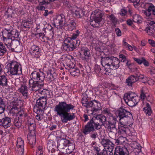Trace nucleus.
Returning a JSON list of instances; mask_svg holds the SVG:
<instances>
[{"label": "nucleus", "instance_id": "nucleus-1", "mask_svg": "<svg viewBox=\"0 0 155 155\" xmlns=\"http://www.w3.org/2000/svg\"><path fill=\"white\" fill-rule=\"evenodd\" d=\"M75 106L71 104H68L65 101L59 102L55 106L54 111L60 117L61 120L63 123H67L75 118L74 113L69 112L71 110H73Z\"/></svg>", "mask_w": 155, "mask_h": 155}, {"label": "nucleus", "instance_id": "nucleus-2", "mask_svg": "<svg viewBox=\"0 0 155 155\" xmlns=\"http://www.w3.org/2000/svg\"><path fill=\"white\" fill-rule=\"evenodd\" d=\"M106 116L102 114L93 117L85 126L82 132L84 134L87 135L95 130L100 129L104 125L106 121Z\"/></svg>", "mask_w": 155, "mask_h": 155}, {"label": "nucleus", "instance_id": "nucleus-3", "mask_svg": "<svg viewBox=\"0 0 155 155\" xmlns=\"http://www.w3.org/2000/svg\"><path fill=\"white\" fill-rule=\"evenodd\" d=\"M45 77V74L42 72H32L28 82L29 87L31 88V91L36 92L42 88L44 85Z\"/></svg>", "mask_w": 155, "mask_h": 155}, {"label": "nucleus", "instance_id": "nucleus-4", "mask_svg": "<svg viewBox=\"0 0 155 155\" xmlns=\"http://www.w3.org/2000/svg\"><path fill=\"white\" fill-rule=\"evenodd\" d=\"M102 113L106 116V120H107L108 124H106L107 129L110 133H113L115 135L117 131V129L116 127L117 120V118L113 116L110 110L107 109L103 110Z\"/></svg>", "mask_w": 155, "mask_h": 155}, {"label": "nucleus", "instance_id": "nucleus-5", "mask_svg": "<svg viewBox=\"0 0 155 155\" xmlns=\"http://www.w3.org/2000/svg\"><path fill=\"white\" fill-rule=\"evenodd\" d=\"M6 68L8 72L10 74L16 75L22 73V68L19 63L16 61H12L8 63L7 65Z\"/></svg>", "mask_w": 155, "mask_h": 155}, {"label": "nucleus", "instance_id": "nucleus-6", "mask_svg": "<svg viewBox=\"0 0 155 155\" xmlns=\"http://www.w3.org/2000/svg\"><path fill=\"white\" fill-rule=\"evenodd\" d=\"M82 105L87 108H91V110H87V112L89 114H93L94 113L96 112L101 108L100 103L94 100L92 101H84Z\"/></svg>", "mask_w": 155, "mask_h": 155}, {"label": "nucleus", "instance_id": "nucleus-7", "mask_svg": "<svg viewBox=\"0 0 155 155\" xmlns=\"http://www.w3.org/2000/svg\"><path fill=\"white\" fill-rule=\"evenodd\" d=\"M124 100L128 106L133 107L137 104L139 101V98L135 94L132 92H129L125 95Z\"/></svg>", "mask_w": 155, "mask_h": 155}, {"label": "nucleus", "instance_id": "nucleus-8", "mask_svg": "<svg viewBox=\"0 0 155 155\" xmlns=\"http://www.w3.org/2000/svg\"><path fill=\"white\" fill-rule=\"evenodd\" d=\"M79 45V43H78L77 41H72L69 38H67L64 40L61 49L62 50L67 51H72Z\"/></svg>", "mask_w": 155, "mask_h": 155}, {"label": "nucleus", "instance_id": "nucleus-9", "mask_svg": "<svg viewBox=\"0 0 155 155\" xmlns=\"http://www.w3.org/2000/svg\"><path fill=\"white\" fill-rule=\"evenodd\" d=\"M94 14V16L93 18V20H90V24L94 27H98L100 25V24L102 20L103 14L98 10L95 11Z\"/></svg>", "mask_w": 155, "mask_h": 155}, {"label": "nucleus", "instance_id": "nucleus-10", "mask_svg": "<svg viewBox=\"0 0 155 155\" xmlns=\"http://www.w3.org/2000/svg\"><path fill=\"white\" fill-rule=\"evenodd\" d=\"M47 99L46 97H40L36 101L35 105L34 107V110L36 112L41 111L43 113L44 111L45 105L47 103Z\"/></svg>", "mask_w": 155, "mask_h": 155}, {"label": "nucleus", "instance_id": "nucleus-11", "mask_svg": "<svg viewBox=\"0 0 155 155\" xmlns=\"http://www.w3.org/2000/svg\"><path fill=\"white\" fill-rule=\"evenodd\" d=\"M65 16L63 14L57 15L54 21V25L57 28H64L66 24Z\"/></svg>", "mask_w": 155, "mask_h": 155}, {"label": "nucleus", "instance_id": "nucleus-12", "mask_svg": "<svg viewBox=\"0 0 155 155\" xmlns=\"http://www.w3.org/2000/svg\"><path fill=\"white\" fill-rule=\"evenodd\" d=\"M11 125V118L6 117L4 114L0 115V126L7 128L10 127Z\"/></svg>", "mask_w": 155, "mask_h": 155}, {"label": "nucleus", "instance_id": "nucleus-13", "mask_svg": "<svg viewBox=\"0 0 155 155\" xmlns=\"http://www.w3.org/2000/svg\"><path fill=\"white\" fill-rule=\"evenodd\" d=\"M133 118L131 113L126 116L119 119L120 123V124L126 126H130L132 124L133 122Z\"/></svg>", "mask_w": 155, "mask_h": 155}, {"label": "nucleus", "instance_id": "nucleus-14", "mask_svg": "<svg viewBox=\"0 0 155 155\" xmlns=\"http://www.w3.org/2000/svg\"><path fill=\"white\" fill-rule=\"evenodd\" d=\"M129 152L127 149L125 147H116L114 155H128Z\"/></svg>", "mask_w": 155, "mask_h": 155}, {"label": "nucleus", "instance_id": "nucleus-15", "mask_svg": "<svg viewBox=\"0 0 155 155\" xmlns=\"http://www.w3.org/2000/svg\"><path fill=\"white\" fill-rule=\"evenodd\" d=\"M10 48L12 51L20 52L21 50V46L18 40H13V42Z\"/></svg>", "mask_w": 155, "mask_h": 155}, {"label": "nucleus", "instance_id": "nucleus-16", "mask_svg": "<svg viewBox=\"0 0 155 155\" xmlns=\"http://www.w3.org/2000/svg\"><path fill=\"white\" fill-rule=\"evenodd\" d=\"M93 92L91 90H87L82 95V104L84 103V101H88L90 100L93 96Z\"/></svg>", "mask_w": 155, "mask_h": 155}, {"label": "nucleus", "instance_id": "nucleus-17", "mask_svg": "<svg viewBox=\"0 0 155 155\" xmlns=\"http://www.w3.org/2000/svg\"><path fill=\"white\" fill-rule=\"evenodd\" d=\"M125 125H120L118 126V134L122 136H126L128 134L129 130L128 127H125Z\"/></svg>", "mask_w": 155, "mask_h": 155}, {"label": "nucleus", "instance_id": "nucleus-18", "mask_svg": "<svg viewBox=\"0 0 155 155\" xmlns=\"http://www.w3.org/2000/svg\"><path fill=\"white\" fill-rule=\"evenodd\" d=\"M155 22L150 21L145 29V31L149 35H152L155 32Z\"/></svg>", "mask_w": 155, "mask_h": 155}, {"label": "nucleus", "instance_id": "nucleus-19", "mask_svg": "<svg viewBox=\"0 0 155 155\" xmlns=\"http://www.w3.org/2000/svg\"><path fill=\"white\" fill-rule=\"evenodd\" d=\"M31 53L33 58H38L40 55L39 48L38 46L33 45L31 47Z\"/></svg>", "mask_w": 155, "mask_h": 155}, {"label": "nucleus", "instance_id": "nucleus-20", "mask_svg": "<svg viewBox=\"0 0 155 155\" xmlns=\"http://www.w3.org/2000/svg\"><path fill=\"white\" fill-rule=\"evenodd\" d=\"M9 79H8L7 76L4 75L0 76V86L4 87H10V83Z\"/></svg>", "mask_w": 155, "mask_h": 155}, {"label": "nucleus", "instance_id": "nucleus-21", "mask_svg": "<svg viewBox=\"0 0 155 155\" xmlns=\"http://www.w3.org/2000/svg\"><path fill=\"white\" fill-rule=\"evenodd\" d=\"M113 57H108L102 58L101 61V64L103 67L107 66L108 68L111 69V63Z\"/></svg>", "mask_w": 155, "mask_h": 155}, {"label": "nucleus", "instance_id": "nucleus-22", "mask_svg": "<svg viewBox=\"0 0 155 155\" xmlns=\"http://www.w3.org/2000/svg\"><path fill=\"white\" fill-rule=\"evenodd\" d=\"M27 139L28 141V143L32 147L36 143V135L35 133L33 131L32 133H29L27 136Z\"/></svg>", "mask_w": 155, "mask_h": 155}, {"label": "nucleus", "instance_id": "nucleus-23", "mask_svg": "<svg viewBox=\"0 0 155 155\" xmlns=\"http://www.w3.org/2000/svg\"><path fill=\"white\" fill-rule=\"evenodd\" d=\"M76 23L73 20H70L67 22L64 27L66 30L72 31L75 28Z\"/></svg>", "mask_w": 155, "mask_h": 155}, {"label": "nucleus", "instance_id": "nucleus-24", "mask_svg": "<svg viewBox=\"0 0 155 155\" xmlns=\"http://www.w3.org/2000/svg\"><path fill=\"white\" fill-rule=\"evenodd\" d=\"M118 112V116L120 118L119 119H121L131 113L130 112L127 111L123 107L120 108Z\"/></svg>", "mask_w": 155, "mask_h": 155}, {"label": "nucleus", "instance_id": "nucleus-25", "mask_svg": "<svg viewBox=\"0 0 155 155\" xmlns=\"http://www.w3.org/2000/svg\"><path fill=\"white\" fill-rule=\"evenodd\" d=\"M19 92L22 95L25 99L27 98L28 97V87L25 84L22 85L18 89Z\"/></svg>", "mask_w": 155, "mask_h": 155}, {"label": "nucleus", "instance_id": "nucleus-26", "mask_svg": "<svg viewBox=\"0 0 155 155\" xmlns=\"http://www.w3.org/2000/svg\"><path fill=\"white\" fill-rule=\"evenodd\" d=\"M130 146L134 149V151L136 152L137 153L141 151V147L140 144L136 141H134L130 144Z\"/></svg>", "mask_w": 155, "mask_h": 155}, {"label": "nucleus", "instance_id": "nucleus-27", "mask_svg": "<svg viewBox=\"0 0 155 155\" xmlns=\"http://www.w3.org/2000/svg\"><path fill=\"white\" fill-rule=\"evenodd\" d=\"M120 60L117 58L113 57L111 63V68L114 69H116L119 67Z\"/></svg>", "mask_w": 155, "mask_h": 155}, {"label": "nucleus", "instance_id": "nucleus-28", "mask_svg": "<svg viewBox=\"0 0 155 155\" xmlns=\"http://www.w3.org/2000/svg\"><path fill=\"white\" fill-rule=\"evenodd\" d=\"M138 80V78L137 76L131 75L126 80V82L129 86H132L133 83L135 82Z\"/></svg>", "mask_w": 155, "mask_h": 155}, {"label": "nucleus", "instance_id": "nucleus-29", "mask_svg": "<svg viewBox=\"0 0 155 155\" xmlns=\"http://www.w3.org/2000/svg\"><path fill=\"white\" fill-rule=\"evenodd\" d=\"M31 21L28 20H24L22 22L21 28L24 31H26L30 28Z\"/></svg>", "mask_w": 155, "mask_h": 155}, {"label": "nucleus", "instance_id": "nucleus-30", "mask_svg": "<svg viewBox=\"0 0 155 155\" xmlns=\"http://www.w3.org/2000/svg\"><path fill=\"white\" fill-rule=\"evenodd\" d=\"M84 54V58L86 61H88L91 57V54L90 50L86 48L82 50Z\"/></svg>", "mask_w": 155, "mask_h": 155}, {"label": "nucleus", "instance_id": "nucleus-31", "mask_svg": "<svg viewBox=\"0 0 155 155\" xmlns=\"http://www.w3.org/2000/svg\"><path fill=\"white\" fill-rule=\"evenodd\" d=\"M3 39L4 43L10 49L13 41L12 39V37L3 38Z\"/></svg>", "mask_w": 155, "mask_h": 155}, {"label": "nucleus", "instance_id": "nucleus-32", "mask_svg": "<svg viewBox=\"0 0 155 155\" xmlns=\"http://www.w3.org/2000/svg\"><path fill=\"white\" fill-rule=\"evenodd\" d=\"M84 11L82 9L80 8H77L75 10L74 14L76 17L79 18L84 15Z\"/></svg>", "mask_w": 155, "mask_h": 155}, {"label": "nucleus", "instance_id": "nucleus-33", "mask_svg": "<svg viewBox=\"0 0 155 155\" xmlns=\"http://www.w3.org/2000/svg\"><path fill=\"white\" fill-rule=\"evenodd\" d=\"M143 110L147 115L150 116L152 113L150 106L148 103H147L146 107L143 108Z\"/></svg>", "mask_w": 155, "mask_h": 155}, {"label": "nucleus", "instance_id": "nucleus-34", "mask_svg": "<svg viewBox=\"0 0 155 155\" xmlns=\"http://www.w3.org/2000/svg\"><path fill=\"white\" fill-rule=\"evenodd\" d=\"M101 143L102 145L104 146V147L107 146V145H114L113 143L109 139L107 138H104L102 139Z\"/></svg>", "mask_w": 155, "mask_h": 155}, {"label": "nucleus", "instance_id": "nucleus-35", "mask_svg": "<svg viewBox=\"0 0 155 155\" xmlns=\"http://www.w3.org/2000/svg\"><path fill=\"white\" fill-rule=\"evenodd\" d=\"M69 73L72 76H78L80 74V71L78 69L73 68L70 69Z\"/></svg>", "mask_w": 155, "mask_h": 155}, {"label": "nucleus", "instance_id": "nucleus-36", "mask_svg": "<svg viewBox=\"0 0 155 155\" xmlns=\"http://www.w3.org/2000/svg\"><path fill=\"white\" fill-rule=\"evenodd\" d=\"M3 38L12 37L14 32L3 30L2 32Z\"/></svg>", "mask_w": 155, "mask_h": 155}, {"label": "nucleus", "instance_id": "nucleus-37", "mask_svg": "<svg viewBox=\"0 0 155 155\" xmlns=\"http://www.w3.org/2000/svg\"><path fill=\"white\" fill-rule=\"evenodd\" d=\"M107 18L114 25L117 24L118 22L117 18L113 14H111L107 16Z\"/></svg>", "mask_w": 155, "mask_h": 155}, {"label": "nucleus", "instance_id": "nucleus-38", "mask_svg": "<svg viewBox=\"0 0 155 155\" xmlns=\"http://www.w3.org/2000/svg\"><path fill=\"white\" fill-rule=\"evenodd\" d=\"M7 52V49L5 45L2 42H0V56L4 55Z\"/></svg>", "mask_w": 155, "mask_h": 155}, {"label": "nucleus", "instance_id": "nucleus-39", "mask_svg": "<svg viewBox=\"0 0 155 155\" xmlns=\"http://www.w3.org/2000/svg\"><path fill=\"white\" fill-rule=\"evenodd\" d=\"M59 142L66 147L71 143L69 140L64 138H62L61 137H60V140H59Z\"/></svg>", "mask_w": 155, "mask_h": 155}, {"label": "nucleus", "instance_id": "nucleus-40", "mask_svg": "<svg viewBox=\"0 0 155 155\" xmlns=\"http://www.w3.org/2000/svg\"><path fill=\"white\" fill-rule=\"evenodd\" d=\"M114 145H110L109 146L107 147V150H105V151L107 155H113V153L112 152L113 149L114 147Z\"/></svg>", "mask_w": 155, "mask_h": 155}, {"label": "nucleus", "instance_id": "nucleus-41", "mask_svg": "<svg viewBox=\"0 0 155 155\" xmlns=\"http://www.w3.org/2000/svg\"><path fill=\"white\" fill-rule=\"evenodd\" d=\"M75 148L74 145L70 143L68 145V147L67 149H66V153H71L73 151Z\"/></svg>", "mask_w": 155, "mask_h": 155}, {"label": "nucleus", "instance_id": "nucleus-42", "mask_svg": "<svg viewBox=\"0 0 155 155\" xmlns=\"http://www.w3.org/2000/svg\"><path fill=\"white\" fill-rule=\"evenodd\" d=\"M51 70H49L47 72V78L48 80L50 81H54L55 78V77L52 73L51 72Z\"/></svg>", "mask_w": 155, "mask_h": 155}, {"label": "nucleus", "instance_id": "nucleus-43", "mask_svg": "<svg viewBox=\"0 0 155 155\" xmlns=\"http://www.w3.org/2000/svg\"><path fill=\"white\" fill-rule=\"evenodd\" d=\"M133 21L135 22L138 23H140L141 22V17L138 15H135L133 16Z\"/></svg>", "mask_w": 155, "mask_h": 155}, {"label": "nucleus", "instance_id": "nucleus-44", "mask_svg": "<svg viewBox=\"0 0 155 155\" xmlns=\"http://www.w3.org/2000/svg\"><path fill=\"white\" fill-rule=\"evenodd\" d=\"M16 147H24V143L21 137L18 138Z\"/></svg>", "mask_w": 155, "mask_h": 155}, {"label": "nucleus", "instance_id": "nucleus-45", "mask_svg": "<svg viewBox=\"0 0 155 155\" xmlns=\"http://www.w3.org/2000/svg\"><path fill=\"white\" fill-rule=\"evenodd\" d=\"M80 31L78 30H77L76 31L75 33L73 34L71 37H68V38H69L71 39L72 41H77L75 39L79 36L80 34Z\"/></svg>", "mask_w": 155, "mask_h": 155}, {"label": "nucleus", "instance_id": "nucleus-46", "mask_svg": "<svg viewBox=\"0 0 155 155\" xmlns=\"http://www.w3.org/2000/svg\"><path fill=\"white\" fill-rule=\"evenodd\" d=\"M24 148L23 147H16L15 150L18 155H23L24 152Z\"/></svg>", "mask_w": 155, "mask_h": 155}, {"label": "nucleus", "instance_id": "nucleus-47", "mask_svg": "<svg viewBox=\"0 0 155 155\" xmlns=\"http://www.w3.org/2000/svg\"><path fill=\"white\" fill-rule=\"evenodd\" d=\"M66 146L63 145L62 144L59 142V144L58 145V148L59 151L62 153H64L65 152V147Z\"/></svg>", "mask_w": 155, "mask_h": 155}, {"label": "nucleus", "instance_id": "nucleus-48", "mask_svg": "<svg viewBox=\"0 0 155 155\" xmlns=\"http://www.w3.org/2000/svg\"><path fill=\"white\" fill-rule=\"evenodd\" d=\"M14 124L15 126L19 128L21 125V122L19 121V117H16L14 120Z\"/></svg>", "mask_w": 155, "mask_h": 155}, {"label": "nucleus", "instance_id": "nucleus-49", "mask_svg": "<svg viewBox=\"0 0 155 155\" xmlns=\"http://www.w3.org/2000/svg\"><path fill=\"white\" fill-rule=\"evenodd\" d=\"M149 10L151 11L153 15H155V6L152 3L148 4Z\"/></svg>", "mask_w": 155, "mask_h": 155}, {"label": "nucleus", "instance_id": "nucleus-50", "mask_svg": "<svg viewBox=\"0 0 155 155\" xmlns=\"http://www.w3.org/2000/svg\"><path fill=\"white\" fill-rule=\"evenodd\" d=\"M36 155H43V147L41 146H39L36 150Z\"/></svg>", "mask_w": 155, "mask_h": 155}, {"label": "nucleus", "instance_id": "nucleus-51", "mask_svg": "<svg viewBox=\"0 0 155 155\" xmlns=\"http://www.w3.org/2000/svg\"><path fill=\"white\" fill-rule=\"evenodd\" d=\"M28 129L30 131V133H32V132L34 131V133H35V130L36 128L35 124H34V125H33L32 124L28 125Z\"/></svg>", "mask_w": 155, "mask_h": 155}, {"label": "nucleus", "instance_id": "nucleus-52", "mask_svg": "<svg viewBox=\"0 0 155 155\" xmlns=\"http://www.w3.org/2000/svg\"><path fill=\"white\" fill-rule=\"evenodd\" d=\"M27 124L28 125L31 124L34 125L35 120L33 117H28L27 118Z\"/></svg>", "mask_w": 155, "mask_h": 155}, {"label": "nucleus", "instance_id": "nucleus-53", "mask_svg": "<svg viewBox=\"0 0 155 155\" xmlns=\"http://www.w3.org/2000/svg\"><path fill=\"white\" fill-rule=\"evenodd\" d=\"M138 80L143 83H145L147 81V78L143 75H140L137 77Z\"/></svg>", "mask_w": 155, "mask_h": 155}, {"label": "nucleus", "instance_id": "nucleus-54", "mask_svg": "<svg viewBox=\"0 0 155 155\" xmlns=\"http://www.w3.org/2000/svg\"><path fill=\"white\" fill-rule=\"evenodd\" d=\"M47 147L49 151H51V152L54 151V147L55 146L53 144L51 143H48L47 144Z\"/></svg>", "mask_w": 155, "mask_h": 155}, {"label": "nucleus", "instance_id": "nucleus-55", "mask_svg": "<svg viewBox=\"0 0 155 155\" xmlns=\"http://www.w3.org/2000/svg\"><path fill=\"white\" fill-rule=\"evenodd\" d=\"M37 115L36 116V119L38 121H41L43 119L42 115V114H41V111H37L36 112Z\"/></svg>", "mask_w": 155, "mask_h": 155}, {"label": "nucleus", "instance_id": "nucleus-56", "mask_svg": "<svg viewBox=\"0 0 155 155\" xmlns=\"http://www.w3.org/2000/svg\"><path fill=\"white\" fill-rule=\"evenodd\" d=\"M4 30L14 33V31H13V28L11 25H6Z\"/></svg>", "mask_w": 155, "mask_h": 155}, {"label": "nucleus", "instance_id": "nucleus-57", "mask_svg": "<svg viewBox=\"0 0 155 155\" xmlns=\"http://www.w3.org/2000/svg\"><path fill=\"white\" fill-rule=\"evenodd\" d=\"M5 109V103H3L0 105V115L4 113Z\"/></svg>", "mask_w": 155, "mask_h": 155}, {"label": "nucleus", "instance_id": "nucleus-58", "mask_svg": "<svg viewBox=\"0 0 155 155\" xmlns=\"http://www.w3.org/2000/svg\"><path fill=\"white\" fill-rule=\"evenodd\" d=\"M120 61L122 62H124L126 60V56L124 54H120L119 55Z\"/></svg>", "mask_w": 155, "mask_h": 155}, {"label": "nucleus", "instance_id": "nucleus-59", "mask_svg": "<svg viewBox=\"0 0 155 155\" xmlns=\"http://www.w3.org/2000/svg\"><path fill=\"white\" fill-rule=\"evenodd\" d=\"M127 13V10L124 8H122L121 9L120 14L122 16H125L126 15Z\"/></svg>", "mask_w": 155, "mask_h": 155}, {"label": "nucleus", "instance_id": "nucleus-60", "mask_svg": "<svg viewBox=\"0 0 155 155\" xmlns=\"http://www.w3.org/2000/svg\"><path fill=\"white\" fill-rule=\"evenodd\" d=\"M69 61V63L68 64L67 63H65V65L66 66V69H68L69 70V71L70 69L71 68H73L72 67V66L71 65V64H72L71 62V61Z\"/></svg>", "mask_w": 155, "mask_h": 155}, {"label": "nucleus", "instance_id": "nucleus-61", "mask_svg": "<svg viewBox=\"0 0 155 155\" xmlns=\"http://www.w3.org/2000/svg\"><path fill=\"white\" fill-rule=\"evenodd\" d=\"M115 31L117 36H121V31L118 28H115Z\"/></svg>", "mask_w": 155, "mask_h": 155}, {"label": "nucleus", "instance_id": "nucleus-62", "mask_svg": "<svg viewBox=\"0 0 155 155\" xmlns=\"http://www.w3.org/2000/svg\"><path fill=\"white\" fill-rule=\"evenodd\" d=\"M150 70L149 72L150 74L152 75H153L155 74V69L153 67H151L150 68H149Z\"/></svg>", "mask_w": 155, "mask_h": 155}, {"label": "nucleus", "instance_id": "nucleus-63", "mask_svg": "<svg viewBox=\"0 0 155 155\" xmlns=\"http://www.w3.org/2000/svg\"><path fill=\"white\" fill-rule=\"evenodd\" d=\"M143 58H142L141 59L137 58H134V59L135 61L137 63L139 64H141L143 62Z\"/></svg>", "mask_w": 155, "mask_h": 155}, {"label": "nucleus", "instance_id": "nucleus-64", "mask_svg": "<svg viewBox=\"0 0 155 155\" xmlns=\"http://www.w3.org/2000/svg\"><path fill=\"white\" fill-rule=\"evenodd\" d=\"M101 70L100 66L98 65H96L95 67V71L97 73L100 72Z\"/></svg>", "mask_w": 155, "mask_h": 155}]
</instances>
